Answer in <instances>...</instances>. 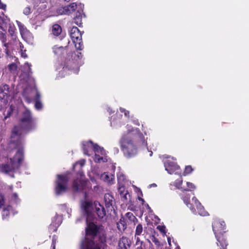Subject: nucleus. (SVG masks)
<instances>
[{
  "label": "nucleus",
  "instance_id": "1",
  "mask_svg": "<svg viewBox=\"0 0 249 249\" xmlns=\"http://www.w3.org/2000/svg\"><path fill=\"white\" fill-rule=\"evenodd\" d=\"M34 126L35 122L32 113L28 109L25 108L19 120V125L15 126L12 131L10 141V143L14 145V148L17 149V155L19 157V162L23 158L22 132H28Z\"/></svg>",
  "mask_w": 249,
  "mask_h": 249
},
{
  "label": "nucleus",
  "instance_id": "2",
  "mask_svg": "<svg viewBox=\"0 0 249 249\" xmlns=\"http://www.w3.org/2000/svg\"><path fill=\"white\" fill-rule=\"evenodd\" d=\"M94 220H86V236L81 239L79 249H105L107 247V235L100 233L102 226L96 224Z\"/></svg>",
  "mask_w": 249,
  "mask_h": 249
},
{
  "label": "nucleus",
  "instance_id": "3",
  "mask_svg": "<svg viewBox=\"0 0 249 249\" xmlns=\"http://www.w3.org/2000/svg\"><path fill=\"white\" fill-rule=\"evenodd\" d=\"M119 143L124 156L130 159L138 154L139 147L144 146L146 142L140 129L135 128L128 132L126 135L123 136Z\"/></svg>",
  "mask_w": 249,
  "mask_h": 249
},
{
  "label": "nucleus",
  "instance_id": "4",
  "mask_svg": "<svg viewBox=\"0 0 249 249\" xmlns=\"http://www.w3.org/2000/svg\"><path fill=\"white\" fill-rule=\"evenodd\" d=\"M213 231L220 249H227L228 243L224 234L227 232L226 225L221 219H215L212 223Z\"/></svg>",
  "mask_w": 249,
  "mask_h": 249
},
{
  "label": "nucleus",
  "instance_id": "5",
  "mask_svg": "<svg viewBox=\"0 0 249 249\" xmlns=\"http://www.w3.org/2000/svg\"><path fill=\"white\" fill-rule=\"evenodd\" d=\"M72 188L77 192H85L88 189L91 188L90 182L86 178L84 173L82 170L77 172V177L72 182Z\"/></svg>",
  "mask_w": 249,
  "mask_h": 249
},
{
  "label": "nucleus",
  "instance_id": "6",
  "mask_svg": "<svg viewBox=\"0 0 249 249\" xmlns=\"http://www.w3.org/2000/svg\"><path fill=\"white\" fill-rule=\"evenodd\" d=\"M19 157L16 153L14 157L9 159V162L0 164V172L6 174H9L10 172L14 173L16 169H18L24 160V151H23V158L20 162H18Z\"/></svg>",
  "mask_w": 249,
  "mask_h": 249
},
{
  "label": "nucleus",
  "instance_id": "7",
  "mask_svg": "<svg viewBox=\"0 0 249 249\" xmlns=\"http://www.w3.org/2000/svg\"><path fill=\"white\" fill-rule=\"evenodd\" d=\"M69 178L67 174L57 175L55 181L54 191L56 195L59 196L66 192Z\"/></svg>",
  "mask_w": 249,
  "mask_h": 249
},
{
  "label": "nucleus",
  "instance_id": "8",
  "mask_svg": "<svg viewBox=\"0 0 249 249\" xmlns=\"http://www.w3.org/2000/svg\"><path fill=\"white\" fill-rule=\"evenodd\" d=\"M70 34L71 39L74 44L75 48L78 50H82L84 48V46L81 32L80 31L77 27L73 26L71 28Z\"/></svg>",
  "mask_w": 249,
  "mask_h": 249
},
{
  "label": "nucleus",
  "instance_id": "9",
  "mask_svg": "<svg viewBox=\"0 0 249 249\" xmlns=\"http://www.w3.org/2000/svg\"><path fill=\"white\" fill-rule=\"evenodd\" d=\"M12 93V90L9 86L3 84L0 86V110L7 102V99Z\"/></svg>",
  "mask_w": 249,
  "mask_h": 249
},
{
  "label": "nucleus",
  "instance_id": "10",
  "mask_svg": "<svg viewBox=\"0 0 249 249\" xmlns=\"http://www.w3.org/2000/svg\"><path fill=\"white\" fill-rule=\"evenodd\" d=\"M7 28V20L4 18L0 17V39L2 40L4 47V52L6 56L9 55L8 52V44L6 43V30Z\"/></svg>",
  "mask_w": 249,
  "mask_h": 249
},
{
  "label": "nucleus",
  "instance_id": "11",
  "mask_svg": "<svg viewBox=\"0 0 249 249\" xmlns=\"http://www.w3.org/2000/svg\"><path fill=\"white\" fill-rule=\"evenodd\" d=\"M92 206V203L90 201H84L81 203V207L86 215L87 221L95 219L94 214L91 211Z\"/></svg>",
  "mask_w": 249,
  "mask_h": 249
},
{
  "label": "nucleus",
  "instance_id": "12",
  "mask_svg": "<svg viewBox=\"0 0 249 249\" xmlns=\"http://www.w3.org/2000/svg\"><path fill=\"white\" fill-rule=\"evenodd\" d=\"M131 240L126 236H122L119 239L117 249H127L131 247Z\"/></svg>",
  "mask_w": 249,
  "mask_h": 249
},
{
  "label": "nucleus",
  "instance_id": "13",
  "mask_svg": "<svg viewBox=\"0 0 249 249\" xmlns=\"http://www.w3.org/2000/svg\"><path fill=\"white\" fill-rule=\"evenodd\" d=\"M77 8V4L72 2L69 5L61 7L59 9V12L61 14L69 15L73 12Z\"/></svg>",
  "mask_w": 249,
  "mask_h": 249
},
{
  "label": "nucleus",
  "instance_id": "14",
  "mask_svg": "<svg viewBox=\"0 0 249 249\" xmlns=\"http://www.w3.org/2000/svg\"><path fill=\"white\" fill-rule=\"evenodd\" d=\"M62 223V218L58 215H56L53 219L51 224L49 226V229L53 232H55L58 227Z\"/></svg>",
  "mask_w": 249,
  "mask_h": 249
},
{
  "label": "nucleus",
  "instance_id": "15",
  "mask_svg": "<svg viewBox=\"0 0 249 249\" xmlns=\"http://www.w3.org/2000/svg\"><path fill=\"white\" fill-rule=\"evenodd\" d=\"M67 46L64 47L62 46L58 47L57 45H55L53 48V52L58 58H61L65 53H67Z\"/></svg>",
  "mask_w": 249,
  "mask_h": 249
},
{
  "label": "nucleus",
  "instance_id": "16",
  "mask_svg": "<svg viewBox=\"0 0 249 249\" xmlns=\"http://www.w3.org/2000/svg\"><path fill=\"white\" fill-rule=\"evenodd\" d=\"M104 201L106 208L112 210L113 203L114 202V198L112 195L110 194H106L104 196Z\"/></svg>",
  "mask_w": 249,
  "mask_h": 249
},
{
  "label": "nucleus",
  "instance_id": "17",
  "mask_svg": "<svg viewBox=\"0 0 249 249\" xmlns=\"http://www.w3.org/2000/svg\"><path fill=\"white\" fill-rule=\"evenodd\" d=\"M165 170L170 174H173L175 171L179 169V166L172 161H168L165 164Z\"/></svg>",
  "mask_w": 249,
  "mask_h": 249
},
{
  "label": "nucleus",
  "instance_id": "18",
  "mask_svg": "<svg viewBox=\"0 0 249 249\" xmlns=\"http://www.w3.org/2000/svg\"><path fill=\"white\" fill-rule=\"evenodd\" d=\"M181 199L183 200L184 203L189 207L190 210L193 212H195L196 210L193 206V205L190 203V195L186 193H184L181 195Z\"/></svg>",
  "mask_w": 249,
  "mask_h": 249
},
{
  "label": "nucleus",
  "instance_id": "19",
  "mask_svg": "<svg viewBox=\"0 0 249 249\" xmlns=\"http://www.w3.org/2000/svg\"><path fill=\"white\" fill-rule=\"evenodd\" d=\"M93 142L91 141L86 142L83 144V150L85 155L89 156L92 152Z\"/></svg>",
  "mask_w": 249,
  "mask_h": 249
},
{
  "label": "nucleus",
  "instance_id": "20",
  "mask_svg": "<svg viewBox=\"0 0 249 249\" xmlns=\"http://www.w3.org/2000/svg\"><path fill=\"white\" fill-rule=\"evenodd\" d=\"M124 217L128 224L133 223L135 225L138 222V219L131 212L126 213Z\"/></svg>",
  "mask_w": 249,
  "mask_h": 249
},
{
  "label": "nucleus",
  "instance_id": "21",
  "mask_svg": "<svg viewBox=\"0 0 249 249\" xmlns=\"http://www.w3.org/2000/svg\"><path fill=\"white\" fill-rule=\"evenodd\" d=\"M127 224L125 217L122 216L119 221L117 223V228L120 231H124L127 228Z\"/></svg>",
  "mask_w": 249,
  "mask_h": 249
},
{
  "label": "nucleus",
  "instance_id": "22",
  "mask_svg": "<svg viewBox=\"0 0 249 249\" xmlns=\"http://www.w3.org/2000/svg\"><path fill=\"white\" fill-rule=\"evenodd\" d=\"M52 32L53 35L55 36H58L60 35L62 33V28L61 26L58 24L53 25L52 28Z\"/></svg>",
  "mask_w": 249,
  "mask_h": 249
},
{
  "label": "nucleus",
  "instance_id": "23",
  "mask_svg": "<svg viewBox=\"0 0 249 249\" xmlns=\"http://www.w3.org/2000/svg\"><path fill=\"white\" fill-rule=\"evenodd\" d=\"M73 22L79 27L82 26V16L81 12L77 11L76 13L75 16L73 18Z\"/></svg>",
  "mask_w": 249,
  "mask_h": 249
},
{
  "label": "nucleus",
  "instance_id": "24",
  "mask_svg": "<svg viewBox=\"0 0 249 249\" xmlns=\"http://www.w3.org/2000/svg\"><path fill=\"white\" fill-rule=\"evenodd\" d=\"M96 212L100 218H103L106 215L104 207L100 204H99V207H96Z\"/></svg>",
  "mask_w": 249,
  "mask_h": 249
},
{
  "label": "nucleus",
  "instance_id": "25",
  "mask_svg": "<svg viewBox=\"0 0 249 249\" xmlns=\"http://www.w3.org/2000/svg\"><path fill=\"white\" fill-rule=\"evenodd\" d=\"M40 95L38 92H36L35 96V107L37 110H40L42 108V104L40 100Z\"/></svg>",
  "mask_w": 249,
  "mask_h": 249
},
{
  "label": "nucleus",
  "instance_id": "26",
  "mask_svg": "<svg viewBox=\"0 0 249 249\" xmlns=\"http://www.w3.org/2000/svg\"><path fill=\"white\" fill-rule=\"evenodd\" d=\"M92 151H94L95 153H100L101 154H103L105 152V150L103 148L100 147L97 144H94L93 142Z\"/></svg>",
  "mask_w": 249,
  "mask_h": 249
},
{
  "label": "nucleus",
  "instance_id": "27",
  "mask_svg": "<svg viewBox=\"0 0 249 249\" xmlns=\"http://www.w3.org/2000/svg\"><path fill=\"white\" fill-rule=\"evenodd\" d=\"M8 68L9 71L12 73H15L17 71L18 66L15 63H12L9 64Z\"/></svg>",
  "mask_w": 249,
  "mask_h": 249
},
{
  "label": "nucleus",
  "instance_id": "28",
  "mask_svg": "<svg viewBox=\"0 0 249 249\" xmlns=\"http://www.w3.org/2000/svg\"><path fill=\"white\" fill-rule=\"evenodd\" d=\"M143 227L141 224H139L136 226L135 232V237L138 236H140L142 232Z\"/></svg>",
  "mask_w": 249,
  "mask_h": 249
},
{
  "label": "nucleus",
  "instance_id": "29",
  "mask_svg": "<svg viewBox=\"0 0 249 249\" xmlns=\"http://www.w3.org/2000/svg\"><path fill=\"white\" fill-rule=\"evenodd\" d=\"M101 178L104 180V181L109 183H110L113 179L112 176L109 175L107 173H104L103 174H102Z\"/></svg>",
  "mask_w": 249,
  "mask_h": 249
},
{
  "label": "nucleus",
  "instance_id": "30",
  "mask_svg": "<svg viewBox=\"0 0 249 249\" xmlns=\"http://www.w3.org/2000/svg\"><path fill=\"white\" fill-rule=\"evenodd\" d=\"M192 201L196 204V207L197 208V209H200V210L201 209H204V208L202 206V205H201V204L200 203V202L198 201V200L196 197H193L192 198Z\"/></svg>",
  "mask_w": 249,
  "mask_h": 249
},
{
  "label": "nucleus",
  "instance_id": "31",
  "mask_svg": "<svg viewBox=\"0 0 249 249\" xmlns=\"http://www.w3.org/2000/svg\"><path fill=\"white\" fill-rule=\"evenodd\" d=\"M16 28L15 26L10 25L8 28V32L12 36H16Z\"/></svg>",
  "mask_w": 249,
  "mask_h": 249
},
{
  "label": "nucleus",
  "instance_id": "32",
  "mask_svg": "<svg viewBox=\"0 0 249 249\" xmlns=\"http://www.w3.org/2000/svg\"><path fill=\"white\" fill-rule=\"evenodd\" d=\"M174 185L177 188H178V189H180L181 191L182 189V188L181 187V186L182 184V180L181 179H177L176 180L174 183Z\"/></svg>",
  "mask_w": 249,
  "mask_h": 249
},
{
  "label": "nucleus",
  "instance_id": "33",
  "mask_svg": "<svg viewBox=\"0 0 249 249\" xmlns=\"http://www.w3.org/2000/svg\"><path fill=\"white\" fill-rule=\"evenodd\" d=\"M193 169L191 165L186 166L183 173L184 176H186L192 172Z\"/></svg>",
  "mask_w": 249,
  "mask_h": 249
},
{
  "label": "nucleus",
  "instance_id": "34",
  "mask_svg": "<svg viewBox=\"0 0 249 249\" xmlns=\"http://www.w3.org/2000/svg\"><path fill=\"white\" fill-rule=\"evenodd\" d=\"M187 186L189 189H183L182 191H193L196 189L195 185L192 182H187Z\"/></svg>",
  "mask_w": 249,
  "mask_h": 249
},
{
  "label": "nucleus",
  "instance_id": "35",
  "mask_svg": "<svg viewBox=\"0 0 249 249\" xmlns=\"http://www.w3.org/2000/svg\"><path fill=\"white\" fill-rule=\"evenodd\" d=\"M95 161L96 162H100L101 161L106 162L107 160L102 157H100L99 155L95 153Z\"/></svg>",
  "mask_w": 249,
  "mask_h": 249
},
{
  "label": "nucleus",
  "instance_id": "36",
  "mask_svg": "<svg viewBox=\"0 0 249 249\" xmlns=\"http://www.w3.org/2000/svg\"><path fill=\"white\" fill-rule=\"evenodd\" d=\"M19 27V31L21 36H22L23 34L25 33L27 30L26 28L24 27V26L22 24L20 23L18 24Z\"/></svg>",
  "mask_w": 249,
  "mask_h": 249
},
{
  "label": "nucleus",
  "instance_id": "37",
  "mask_svg": "<svg viewBox=\"0 0 249 249\" xmlns=\"http://www.w3.org/2000/svg\"><path fill=\"white\" fill-rule=\"evenodd\" d=\"M151 240L157 247H159L160 246V242L159 239L157 237H156L155 236H152Z\"/></svg>",
  "mask_w": 249,
  "mask_h": 249
},
{
  "label": "nucleus",
  "instance_id": "38",
  "mask_svg": "<svg viewBox=\"0 0 249 249\" xmlns=\"http://www.w3.org/2000/svg\"><path fill=\"white\" fill-rule=\"evenodd\" d=\"M135 238L136 239L135 246H137L138 245H143V244H144L143 241L141 240L140 238L139 237V236H136Z\"/></svg>",
  "mask_w": 249,
  "mask_h": 249
},
{
  "label": "nucleus",
  "instance_id": "39",
  "mask_svg": "<svg viewBox=\"0 0 249 249\" xmlns=\"http://www.w3.org/2000/svg\"><path fill=\"white\" fill-rule=\"evenodd\" d=\"M5 203L4 196L1 193H0V208L3 206Z\"/></svg>",
  "mask_w": 249,
  "mask_h": 249
},
{
  "label": "nucleus",
  "instance_id": "40",
  "mask_svg": "<svg viewBox=\"0 0 249 249\" xmlns=\"http://www.w3.org/2000/svg\"><path fill=\"white\" fill-rule=\"evenodd\" d=\"M23 14L25 15H28L31 13V8L28 6L25 7L23 10Z\"/></svg>",
  "mask_w": 249,
  "mask_h": 249
},
{
  "label": "nucleus",
  "instance_id": "41",
  "mask_svg": "<svg viewBox=\"0 0 249 249\" xmlns=\"http://www.w3.org/2000/svg\"><path fill=\"white\" fill-rule=\"evenodd\" d=\"M23 96L25 99V100L28 102L30 103L31 102V99L26 95L25 91H24L23 92Z\"/></svg>",
  "mask_w": 249,
  "mask_h": 249
},
{
  "label": "nucleus",
  "instance_id": "42",
  "mask_svg": "<svg viewBox=\"0 0 249 249\" xmlns=\"http://www.w3.org/2000/svg\"><path fill=\"white\" fill-rule=\"evenodd\" d=\"M157 228L161 232H163V233H165V230H164V228H165L164 227L159 226L157 227Z\"/></svg>",
  "mask_w": 249,
  "mask_h": 249
},
{
  "label": "nucleus",
  "instance_id": "43",
  "mask_svg": "<svg viewBox=\"0 0 249 249\" xmlns=\"http://www.w3.org/2000/svg\"><path fill=\"white\" fill-rule=\"evenodd\" d=\"M135 246L136 248L135 249H144L145 247V244H143V245H138Z\"/></svg>",
  "mask_w": 249,
  "mask_h": 249
},
{
  "label": "nucleus",
  "instance_id": "44",
  "mask_svg": "<svg viewBox=\"0 0 249 249\" xmlns=\"http://www.w3.org/2000/svg\"><path fill=\"white\" fill-rule=\"evenodd\" d=\"M6 6L5 4L2 3L0 0V9L5 10L6 9Z\"/></svg>",
  "mask_w": 249,
  "mask_h": 249
},
{
  "label": "nucleus",
  "instance_id": "45",
  "mask_svg": "<svg viewBox=\"0 0 249 249\" xmlns=\"http://www.w3.org/2000/svg\"><path fill=\"white\" fill-rule=\"evenodd\" d=\"M80 164L81 165V166H83L85 164V161L84 160H81V161H78V162H76L75 163V164L74 165H73V168H74L75 167V165L76 164Z\"/></svg>",
  "mask_w": 249,
  "mask_h": 249
},
{
  "label": "nucleus",
  "instance_id": "46",
  "mask_svg": "<svg viewBox=\"0 0 249 249\" xmlns=\"http://www.w3.org/2000/svg\"><path fill=\"white\" fill-rule=\"evenodd\" d=\"M8 212L7 211V210L6 209H4L3 211V214H2V216H4L5 215V214L6 215V216H7L8 214H7V213Z\"/></svg>",
  "mask_w": 249,
  "mask_h": 249
},
{
  "label": "nucleus",
  "instance_id": "47",
  "mask_svg": "<svg viewBox=\"0 0 249 249\" xmlns=\"http://www.w3.org/2000/svg\"><path fill=\"white\" fill-rule=\"evenodd\" d=\"M12 196L13 198H14L15 199H18V194L16 193H15L13 194Z\"/></svg>",
  "mask_w": 249,
  "mask_h": 249
},
{
  "label": "nucleus",
  "instance_id": "48",
  "mask_svg": "<svg viewBox=\"0 0 249 249\" xmlns=\"http://www.w3.org/2000/svg\"><path fill=\"white\" fill-rule=\"evenodd\" d=\"M25 65H27V66H28V68H29V71H30V70H31V66H32L31 64H30V63H26L25 64Z\"/></svg>",
  "mask_w": 249,
  "mask_h": 249
},
{
  "label": "nucleus",
  "instance_id": "49",
  "mask_svg": "<svg viewBox=\"0 0 249 249\" xmlns=\"http://www.w3.org/2000/svg\"><path fill=\"white\" fill-rule=\"evenodd\" d=\"M77 56L78 58H81L82 57V54L81 53H78Z\"/></svg>",
  "mask_w": 249,
  "mask_h": 249
},
{
  "label": "nucleus",
  "instance_id": "50",
  "mask_svg": "<svg viewBox=\"0 0 249 249\" xmlns=\"http://www.w3.org/2000/svg\"><path fill=\"white\" fill-rule=\"evenodd\" d=\"M124 115L126 117H129V112L127 110H126L124 112Z\"/></svg>",
  "mask_w": 249,
  "mask_h": 249
},
{
  "label": "nucleus",
  "instance_id": "51",
  "mask_svg": "<svg viewBox=\"0 0 249 249\" xmlns=\"http://www.w3.org/2000/svg\"><path fill=\"white\" fill-rule=\"evenodd\" d=\"M120 110L121 112H124V113L126 111V110L124 108H122V107L120 108Z\"/></svg>",
  "mask_w": 249,
  "mask_h": 249
},
{
  "label": "nucleus",
  "instance_id": "52",
  "mask_svg": "<svg viewBox=\"0 0 249 249\" xmlns=\"http://www.w3.org/2000/svg\"><path fill=\"white\" fill-rule=\"evenodd\" d=\"M21 56L24 57V58H26L27 57V54L25 53H22V54H21Z\"/></svg>",
  "mask_w": 249,
  "mask_h": 249
},
{
  "label": "nucleus",
  "instance_id": "53",
  "mask_svg": "<svg viewBox=\"0 0 249 249\" xmlns=\"http://www.w3.org/2000/svg\"><path fill=\"white\" fill-rule=\"evenodd\" d=\"M167 241H168V243L169 244V245H171V239L170 237H168L167 238Z\"/></svg>",
  "mask_w": 249,
  "mask_h": 249
},
{
  "label": "nucleus",
  "instance_id": "54",
  "mask_svg": "<svg viewBox=\"0 0 249 249\" xmlns=\"http://www.w3.org/2000/svg\"><path fill=\"white\" fill-rule=\"evenodd\" d=\"M139 200H142V201H144L143 199H142V198H141V197H139Z\"/></svg>",
  "mask_w": 249,
  "mask_h": 249
},
{
  "label": "nucleus",
  "instance_id": "55",
  "mask_svg": "<svg viewBox=\"0 0 249 249\" xmlns=\"http://www.w3.org/2000/svg\"><path fill=\"white\" fill-rule=\"evenodd\" d=\"M9 188L11 190H12L13 189V186H11L9 187Z\"/></svg>",
  "mask_w": 249,
  "mask_h": 249
},
{
  "label": "nucleus",
  "instance_id": "56",
  "mask_svg": "<svg viewBox=\"0 0 249 249\" xmlns=\"http://www.w3.org/2000/svg\"><path fill=\"white\" fill-rule=\"evenodd\" d=\"M151 185H152L153 186H157V185L156 184H155V183L152 184Z\"/></svg>",
  "mask_w": 249,
  "mask_h": 249
},
{
  "label": "nucleus",
  "instance_id": "57",
  "mask_svg": "<svg viewBox=\"0 0 249 249\" xmlns=\"http://www.w3.org/2000/svg\"><path fill=\"white\" fill-rule=\"evenodd\" d=\"M11 177L12 178H14V177H15V176H14V174H13L12 175H11Z\"/></svg>",
  "mask_w": 249,
  "mask_h": 249
},
{
  "label": "nucleus",
  "instance_id": "58",
  "mask_svg": "<svg viewBox=\"0 0 249 249\" xmlns=\"http://www.w3.org/2000/svg\"><path fill=\"white\" fill-rule=\"evenodd\" d=\"M176 249H180L179 247H177L176 248Z\"/></svg>",
  "mask_w": 249,
  "mask_h": 249
},
{
  "label": "nucleus",
  "instance_id": "59",
  "mask_svg": "<svg viewBox=\"0 0 249 249\" xmlns=\"http://www.w3.org/2000/svg\"><path fill=\"white\" fill-rule=\"evenodd\" d=\"M148 242H149V243H151V242H150V241L149 240H148Z\"/></svg>",
  "mask_w": 249,
  "mask_h": 249
}]
</instances>
